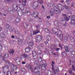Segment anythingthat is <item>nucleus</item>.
<instances>
[{"mask_svg": "<svg viewBox=\"0 0 75 75\" xmlns=\"http://www.w3.org/2000/svg\"><path fill=\"white\" fill-rule=\"evenodd\" d=\"M38 6V3L37 2H35L34 3L33 5V8L36 9L37 8Z\"/></svg>", "mask_w": 75, "mask_h": 75, "instance_id": "obj_9", "label": "nucleus"}, {"mask_svg": "<svg viewBox=\"0 0 75 75\" xmlns=\"http://www.w3.org/2000/svg\"><path fill=\"white\" fill-rule=\"evenodd\" d=\"M69 64H70V65H71V60H69Z\"/></svg>", "mask_w": 75, "mask_h": 75, "instance_id": "obj_45", "label": "nucleus"}, {"mask_svg": "<svg viewBox=\"0 0 75 75\" xmlns=\"http://www.w3.org/2000/svg\"><path fill=\"white\" fill-rule=\"evenodd\" d=\"M70 0H66V3L68 5H69L70 3H69Z\"/></svg>", "mask_w": 75, "mask_h": 75, "instance_id": "obj_34", "label": "nucleus"}, {"mask_svg": "<svg viewBox=\"0 0 75 75\" xmlns=\"http://www.w3.org/2000/svg\"><path fill=\"white\" fill-rule=\"evenodd\" d=\"M8 67L7 66H6L5 67H3L4 71H6L7 69H8Z\"/></svg>", "mask_w": 75, "mask_h": 75, "instance_id": "obj_23", "label": "nucleus"}, {"mask_svg": "<svg viewBox=\"0 0 75 75\" xmlns=\"http://www.w3.org/2000/svg\"><path fill=\"white\" fill-rule=\"evenodd\" d=\"M74 18H75V16H73V17H72L70 24H73L75 26V19H73Z\"/></svg>", "mask_w": 75, "mask_h": 75, "instance_id": "obj_8", "label": "nucleus"}, {"mask_svg": "<svg viewBox=\"0 0 75 75\" xmlns=\"http://www.w3.org/2000/svg\"><path fill=\"white\" fill-rule=\"evenodd\" d=\"M72 75H75V74L74 73H73V74Z\"/></svg>", "mask_w": 75, "mask_h": 75, "instance_id": "obj_59", "label": "nucleus"}, {"mask_svg": "<svg viewBox=\"0 0 75 75\" xmlns=\"http://www.w3.org/2000/svg\"><path fill=\"white\" fill-rule=\"evenodd\" d=\"M23 55L24 56V57H25V58L26 59H28L29 58V56L28 55L26 54H23Z\"/></svg>", "mask_w": 75, "mask_h": 75, "instance_id": "obj_21", "label": "nucleus"}, {"mask_svg": "<svg viewBox=\"0 0 75 75\" xmlns=\"http://www.w3.org/2000/svg\"><path fill=\"white\" fill-rule=\"evenodd\" d=\"M47 39L48 40H51V37L50 36H48V37H47Z\"/></svg>", "mask_w": 75, "mask_h": 75, "instance_id": "obj_38", "label": "nucleus"}, {"mask_svg": "<svg viewBox=\"0 0 75 75\" xmlns=\"http://www.w3.org/2000/svg\"><path fill=\"white\" fill-rule=\"evenodd\" d=\"M44 30H45V32L46 33H50V30H49L48 29L46 28H45L44 29Z\"/></svg>", "mask_w": 75, "mask_h": 75, "instance_id": "obj_20", "label": "nucleus"}, {"mask_svg": "<svg viewBox=\"0 0 75 75\" xmlns=\"http://www.w3.org/2000/svg\"><path fill=\"white\" fill-rule=\"evenodd\" d=\"M12 67L11 69V70L12 72H13V71H14V68H16V66H15L13 64H12Z\"/></svg>", "mask_w": 75, "mask_h": 75, "instance_id": "obj_17", "label": "nucleus"}, {"mask_svg": "<svg viewBox=\"0 0 75 75\" xmlns=\"http://www.w3.org/2000/svg\"><path fill=\"white\" fill-rule=\"evenodd\" d=\"M66 21H61L62 22H63V26H64V27H66V26H67V22H66Z\"/></svg>", "mask_w": 75, "mask_h": 75, "instance_id": "obj_18", "label": "nucleus"}, {"mask_svg": "<svg viewBox=\"0 0 75 75\" xmlns=\"http://www.w3.org/2000/svg\"><path fill=\"white\" fill-rule=\"evenodd\" d=\"M67 40H68V38L65 37L64 38V41L65 42H67Z\"/></svg>", "mask_w": 75, "mask_h": 75, "instance_id": "obj_36", "label": "nucleus"}, {"mask_svg": "<svg viewBox=\"0 0 75 75\" xmlns=\"http://www.w3.org/2000/svg\"><path fill=\"white\" fill-rule=\"evenodd\" d=\"M38 1L39 3H40V4H42V0H38Z\"/></svg>", "mask_w": 75, "mask_h": 75, "instance_id": "obj_35", "label": "nucleus"}, {"mask_svg": "<svg viewBox=\"0 0 75 75\" xmlns=\"http://www.w3.org/2000/svg\"><path fill=\"white\" fill-rule=\"evenodd\" d=\"M19 2V3H21V0H20Z\"/></svg>", "mask_w": 75, "mask_h": 75, "instance_id": "obj_52", "label": "nucleus"}, {"mask_svg": "<svg viewBox=\"0 0 75 75\" xmlns=\"http://www.w3.org/2000/svg\"><path fill=\"white\" fill-rule=\"evenodd\" d=\"M5 62L6 63H7V64H9V62L8 61H6Z\"/></svg>", "mask_w": 75, "mask_h": 75, "instance_id": "obj_48", "label": "nucleus"}, {"mask_svg": "<svg viewBox=\"0 0 75 75\" xmlns=\"http://www.w3.org/2000/svg\"><path fill=\"white\" fill-rule=\"evenodd\" d=\"M36 28L38 29V28H39L40 27V26L39 25L36 26Z\"/></svg>", "mask_w": 75, "mask_h": 75, "instance_id": "obj_47", "label": "nucleus"}, {"mask_svg": "<svg viewBox=\"0 0 75 75\" xmlns=\"http://www.w3.org/2000/svg\"><path fill=\"white\" fill-rule=\"evenodd\" d=\"M47 18L48 19H49V18H50V16H47Z\"/></svg>", "mask_w": 75, "mask_h": 75, "instance_id": "obj_50", "label": "nucleus"}, {"mask_svg": "<svg viewBox=\"0 0 75 75\" xmlns=\"http://www.w3.org/2000/svg\"><path fill=\"white\" fill-rule=\"evenodd\" d=\"M49 53L50 55H52L53 53V51L52 50L50 51H49Z\"/></svg>", "mask_w": 75, "mask_h": 75, "instance_id": "obj_28", "label": "nucleus"}, {"mask_svg": "<svg viewBox=\"0 0 75 75\" xmlns=\"http://www.w3.org/2000/svg\"><path fill=\"white\" fill-rule=\"evenodd\" d=\"M56 29L55 28H54L52 30V32L53 33H54L56 35V36H57L58 37H59L60 40L61 41H62L63 40V35L61 34H60L58 35V33H57V32L54 31V30H55ZM57 32L58 33H60V34H61V33H62V31H61V30L57 29Z\"/></svg>", "mask_w": 75, "mask_h": 75, "instance_id": "obj_3", "label": "nucleus"}, {"mask_svg": "<svg viewBox=\"0 0 75 75\" xmlns=\"http://www.w3.org/2000/svg\"><path fill=\"white\" fill-rule=\"evenodd\" d=\"M16 20L17 21V22H18H18L20 21V20H21V19H20V17H17Z\"/></svg>", "mask_w": 75, "mask_h": 75, "instance_id": "obj_25", "label": "nucleus"}, {"mask_svg": "<svg viewBox=\"0 0 75 75\" xmlns=\"http://www.w3.org/2000/svg\"><path fill=\"white\" fill-rule=\"evenodd\" d=\"M55 48V46L54 45H52L50 46V48L51 49H54Z\"/></svg>", "mask_w": 75, "mask_h": 75, "instance_id": "obj_33", "label": "nucleus"}, {"mask_svg": "<svg viewBox=\"0 0 75 75\" xmlns=\"http://www.w3.org/2000/svg\"><path fill=\"white\" fill-rule=\"evenodd\" d=\"M56 54L57 55V56H58L59 55V53H58V52H57L56 53Z\"/></svg>", "mask_w": 75, "mask_h": 75, "instance_id": "obj_49", "label": "nucleus"}, {"mask_svg": "<svg viewBox=\"0 0 75 75\" xmlns=\"http://www.w3.org/2000/svg\"><path fill=\"white\" fill-rule=\"evenodd\" d=\"M35 64L37 65V67H35V68L34 70H35L37 69V70H38L40 68H41L42 70H45L46 68V67L47 66V64H42L41 66V65L39 64V63L38 62V61H36L35 62Z\"/></svg>", "mask_w": 75, "mask_h": 75, "instance_id": "obj_2", "label": "nucleus"}, {"mask_svg": "<svg viewBox=\"0 0 75 75\" xmlns=\"http://www.w3.org/2000/svg\"><path fill=\"white\" fill-rule=\"evenodd\" d=\"M41 40H42V37L41 35H38L36 36V40L37 42H38L40 41H41Z\"/></svg>", "mask_w": 75, "mask_h": 75, "instance_id": "obj_7", "label": "nucleus"}, {"mask_svg": "<svg viewBox=\"0 0 75 75\" xmlns=\"http://www.w3.org/2000/svg\"><path fill=\"white\" fill-rule=\"evenodd\" d=\"M4 57H6V58H8V54L6 53L4 55Z\"/></svg>", "mask_w": 75, "mask_h": 75, "instance_id": "obj_26", "label": "nucleus"}, {"mask_svg": "<svg viewBox=\"0 0 75 75\" xmlns=\"http://www.w3.org/2000/svg\"><path fill=\"white\" fill-rule=\"evenodd\" d=\"M54 55H56V54L55 53H54Z\"/></svg>", "mask_w": 75, "mask_h": 75, "instance_id": "obj_60", "label": "nucleus"}, {"mask_svg": "<svg viewBox=\"0 0 75 75\" xmlns=\"http://www.w3.org/2000/svg\"><path fill=\"white\" fill-rule=\"evenodd\" d=\"M66 53L65 52H62V56L64 57L66 56Z\"/></svg>", "mask_w": 75, "mask_h": 75, "instance_id": "obj_31", "label": "nucleus"}, {"mask_svg": "<svg viewBox=\"0 0 75 75\" xmlns=\"http://www.w3.org/2000/svg\"><path fill=\"white\" fill-rule=\"evenodd\" d=\"M45 42L47 46H48V45H49L48 44V42Z\"/></svg>", "mask_w": 75, "mask_h": 75, "instance_id": "obj_44", "label": "nucleus"}, {"mask_svg": "<svg viewBox=\"0 0 75 75\" xmlns=\"http://www.w3.org/2000/svg\"><path fill=\"white\" fill-rule=\"evenodd\" d=\"M38 49H41V48H40V46H39L38 47Z\"/></svg>", "mask_w": 75, "mask_h": 75, "instance_id": "obj_53", "label": "nucleus"}, {"mask_svg": "<svg viewBox=\"0 0 75 75\" xmlns=\"http://www.w3.org/2000/svg\"><path fill=\"white\" fill-rule=\"evenodd\" d=\"M70 41L71 42H74V38L72 37H70Z\"/></svg>", "mask_w": 75, "mask_h": 75, "instance_id": "obj_24", "label": "nucleus"}, {"mask_svg": "<svg viewBox=\"0 0 75 75\" xmlns=\"http://www.w3.org/2000/svg\"><path fill=\"white\" fill-rule=\"evenodd\" d=\"M15 6L16 7H15V8H14V6H13V7L14 8H15V10H16H16H18V6L16 5H15Z\"/></svg>", "mask_w": 75, "mask_h": 75, "instance_id": "obj_37", "label": "nucleus"}, {"mask_svg": "<svg viewBox=\"0 0 75 75\" xmlns=\"http://www.w3.org/2000/svg\"><path fill=\"white\" fill-rule=\"evenodd\" d=\"M38 55H42V54L43 53V52L42 50H38Z\"/></svg>", "mask_w": 75, "mask_h": 75, "instance_id": "obj_16", "label": "nucleus"}, {"mask_svg": "<svg viewBox=\"0 0 75 75\" xmlns=\"http://www.w3.org/2000/svg\"><path fill=\"white\" fill-rule=\"evenodd\" d=\"M26 71L27 70H26V69H25L24 68H22L21 69V71L23 72L24 73L26 72Z\"/></svg>", "mask_w": 75, "mask_h": 75, "instance_id": "obj_19", "label": "nucleus"}, {"mask_svg": "<svg viewBox=\"0 0 75 75\" xmlns=\"http://www.w3.org/2000/svg\"><path fill=\"white\" fill-rule=\"evenodd\" d=\"M14 51L13 50H10V53L11 54H12V55L14 54Z\"/></svg>", "mask_w": 75, "mask_h": 75, "instance_id": "obj_27", "label": "nucleus"}, {"mask_svg": "<svg viewBox=\"0 0 75 75\" xmlns=\"http://www.w3.org/2000/svg\"><path fill=\"white\" fill-rule=\"evenodd\" d=\"M8 26H9V25H7V27H8Z\"/></svg>", "mask_w": 75, "mask_h": 75, "instance_id": "obj_62", "label": "nucleus"}, {"mask_svg": "<svg viewBox=\"0 0 75 75\" xmlns=\"http://www.w3.org/2000/svg\"><path fill=\"white\" fill-rule=\"evenodd\" d=\"M60 50V48H57L56 49V51H59Z\"/></svg>", "mask_w": 75, "mask_h": 75, "instance_id": "obj_43", "label": "nucleus"}, {"mask_svg": "<svg viewBox=\"0 0 75 75\" xmlns=\"http://www.w3.org/2000/svg\"><path fill=\"white\" fill-rule=\"evenodd\" d=\"M64 2V1H62V3H63V2Z\"/></svg>", "mask_w": 75, "mask_h": 75, "instance_id": "obj_61", "label": "nucleus"}, {"mask_svg": "<svg viewBox=\"0 0 75 75\" xmlns=\"http://www.w3.org/2000/svg\"><path fill=\"white\" fill-rule=\"evenodd\" d=\"M42 61V59H41V57H38V61L39 62H41Z\"/></svg>", "mask_w": 75, "mask_h": 75, "instance_id": "obj_32", "label": "nucleus"}, {"mask_svg": "<svg viewBox=\"0 0 75 75\" xmlns=\"http://www.w3.org/2000/svg\"><path fill=\"white\" fill-rule=\"evenodd\" d=\"M32 54L33 57H34L35 58V59L37 58V55L36 53L35 52V51H33L32 52Z\"/></svg>", "mask_w": 75, "mask_h": 75, "instance_id": "obj_12", "label": "nucleus"}, {"mask_svg": "<svg viewBox=\"0 0 75 75\" xmlns=\"http://www.w3.org/2000/svg\"><path fill=\"white\" fill-rule=\"evenodd\" d=\"M23 57H24V54H22L21 55V59H22V58H23Z\"/></svg>", "mask_w": 75, "mask_h": 75, "instance_id": "obj_42", "label": "nucleus"}, {"mask_svg": "<svg viewBox=\"0 0 75 75\" xmlns=\"http://www.w3.org/2000/svg\"><path fill=\"white\" fill-rule=\"evenodd\" d=\"M34 42H31L29 43V46L28 47H27L25 48V51L26 52H28L30 51V50L33 48V45H34Z\"/></svg>", "mask_w": 75, "mask_h": 75, "instance_id": "obj_4", "label": "nucleus"}, {"mask_svg": "<svg viewBox=\"0 0 75 75\" xmlns=\"http://www.w3.org/2000/svg\"><path fill=\"white\" fill-rule=\"evenodd\" d=\"M72 63H73V64H74V65H73L72 66V67L73 68V70L74 71H75V61H73Z\"/></svg>", "mask_w": 75, "mask_h": 75, "instance_id": "obj_15", "label": "nucleus"}, {"mask_svg": "<svg viewBox=\"0 0 75 75\" xmlns=\"http://www.w3.org/2000/svg\"><path fill=\"white\" fill-rule=\"evenodd\" d=\"M57 7H58V10H59L61 11L64 10V6L61 4H59Z\"/></svg>", "mask_w": 75, "mask_h": 75, "instance_id": "obj_10", "label": "nucleus"}, {"mask_svg": "<svg viewBox=\"0 0 75 75\" xmlns=\"http://www.w3.org/2000/svg\"><path fill=\"white\" fill-rule=\"evenodd\" d=\"M63 16L64 17V18H62V20L61 21H68L69 20V18L67 17V15L65 14H63Z\"/></svg>", "mask_w": 75, "mask_h": 75, "instance_id": "obj_6", "label": "nucleus"}, {"mask_svg": "<svg viewBox=\"0 0 75 75\" xmlns=\"http://www.w3.org/2000/svg\"><path fill=\"white\" fill-rule=\"evenodd\" d=\"M54 8H56V10H55V9L54 10V9H51L50 11V14L53 15V14H54L55 11H56V12H57V13H61V11L59 10L58 11V10H57V7H54Z\"/></svg>", "mask_w": 75, "mask_h": 75, "instance_id": "obj_5", "label": "nucleus"}, {"mask_svg": "<svg viewBox=\"0 0 75 75\" xmlns=\"http://www.w3.org/2000/svg\"><path fill=\"white\" fill-rule=\"evenodd\" d=\"M22 4H21L19 6V8L21 9V10H20L18 12V16H20L21 14V15H23L24 14H25V13H24V12H23L21 11L22 10H23L24 8V6H25V4L27 3V1L25 0H22Z\"/></svg>", "mask_w": 75, "mask_h": 75, "instance_id": "obj_1", "label": "nucleus"}, {"mask_svg": "<svg viewBox=\"0 0 75 75\" xmlns=\"http://www.w3.org/2000/svg\"><path fill=\"white\" fill-rule=\"evenodd\" d=\"M1 28H0V31H1Z\"/></svg>", "mask_w": 75, "mask_h": 75, "instance_id": "obj_58", "label": "nucleus"}, {"mask_svg": "<svg viewBox=\"0 0 75 75\" xmlns=\"http://www.w3.org/2000/svg\"><path fill=\"white\" fill-rule=\"evenodd\" d=\"M30 67V68H29V69H30L31 70V72H33V69L31 67Z\"/></svg>", "mask_w": 75, "mask_h": 75, "instance_id": "obj_40", "label": "nucleus"}, {"mask_svg": "<svg viewBox=\"0 0 75 75\" xmlns=\"http://www.w3.org/2000/svg\"><path fill=\"white\" fill-rule=\"evenodd\" d=\"M3 36H4L3 37V38H4V37H6V35L4 34H3L2 35Z\"/></svg>", "mask_w": 75, "mask_h": 75, "instance_id": "obj_51", "label": "nucleus"}, {"mask_svg": "<svg viewBox=\"0 0 75 75\" xmlns=\"http://www.w3.org/2000/svg\"><path fill=\"white\" fill-rule=\"evenodd\" d=\"M8 73H9V74H11L10 71H7V75H8Z\"/></svg>", "mask_w": 75, "mask_h": 75, "instance_id": "obj_46", "label": "nucleus"}, {"mask_svg": "<svg viewBox=\"0 0 75 75\" xmlns=\"http://www.w3.org/2000/svg\"><path fill=\"white\" fill-rule=\"evenodd\" d=\"M42 7L43 8V9H45V8H44V6L42 5Z\"/></svg>", "mask_w": 75, "mask_h": 75, "instance_id": "obj_56", "label": "nucleus"}, {"mask_svg": "<svg viewBox=\"0 0 75 75\" xmlns=\"http://www.w3.org/2000/svg\"><path fill=\"white\" fill-rule=\"evenodd\" d=\"M68 71L71 75L72 74V70L71 69H69Z\"/></svg>", "mask_w": 75, "mask_h": 75, "instance_id": "obj_30", "label": "nucleus"}, {"mask_svg": "<svg viewBox=\"0 0 75 75\" xmlns=\"http://www.w3.org/2000/svg\"><path fill=\"white\" fill-rule=\"evenodd\" d=\"M12 38H13V39L14 38V36L13 35L12 36Z\"/></svg>", "mask_w": 75, "mask_h": 75, "instance_id": "obj_54", "label": "nucleus"}, {"mask_svg": "<svg viewBox=\"0 0 75 75\" xmlns=\"http://www.w3.org/2000/svg\"><path fill=\"white\" fill-rule=\"evenodd\" d=\"M41 47H44V45H43V44H42Z\"/></svg>", "mask_w": 75, "mask_h": 75, "instance_id": "obj_57", "label": "nucleus"}, {"mask_svg": "<svg viewBox=\"0 0 75 75\" xmlns=\"http://www.w3.org/2000/svg\"><path fill=\"white\" fill-rule=\"evenodd\" d=\"M59 47L61 48V49H62V45H61L60 44H59Z\"/></svg>", "mask_w": 75, "mask_h": 75, "instance_id": "obj_41", "label": "nucleus"}, {"mask_svg": "<svg viewBox=\"0 0 75 75\" xmlns=\"http://www.w3.org/2000/svg\"><path fill=\"white\" fill-rule=\"evenodd\" d=\"M13 11V9L12 8H9L8 9V11H9V12L10 11Z\"/></svg>", "mask_w": 75, "mask_h": 75, "instance_id": "obj_29", "label": "nucleus"}, {"mask_svg": "<svg viewBox=\"0 0 75 75\" xmlns=\"http://www.w3.org/2000/svg\"><path fill=\"white\" fill-rule=\"evenodd\" d=\"M64 7H65L66 9H68V7H67V6H66V5H64Z\"/></svg>", "mask_w": 75, "mask_h": 75, "instance_id": "obj_39", "label": "nucleus"}, {"mask_svg": "<svg viewBox=\"0 0 75 75\" xmlns=\"http://www.w3.org/2000/svg\"><path fill=\"white\" fill-rule=\"evenodd\" d=\"M25 64V62H22V64Z\"/></svg>", "mask_w": 75, "mask_h": 75, "instance_id": "obj_55", "label": "nucleus"}, {"mask_svg": "<svg viewBox=\"0 0 75 75\" xmlns=\"http://www.w3.org/2000/svg\"><path fill=\"white\" fill-rule=\"evenodd\" d=\"M71 6H72V7H73L74 6V5H72Z\"/></svg>", "mask_w": 75, "mask_h": 75, "instance_id": "obj_64", "label": "nucleus"}, {"mask_svg": "<svg viewBox=\"0 0 75 75\" xmlns=\"http://www.w3.org/2000/svg\"><path fill=\"white\" fill-rule=\"evenodd\" d=\"M64 48L66 52H69V49L68 48V47L67 46H64Z\"/></svg>", "mask_w": 75, "mask_h": 75, "instance_id": "obj_14", "label": "nucleus"}, {"mask_svg": "<svg viewBox=\"0 0 75 75\" xmlns=\"http://www.w3.org/2000/svg\"><path fill=\"white\" fill-rule=\"evenodd\" d=\"M54 24L56 27H58L60 26V24L59 23V21H56L54 22Z\"/></svg>", "mask_w": 75, "mask_h": 75, "instance_id": "obj_11", "label": "nucleus"}, {"mask_svg": "<svg viewBox=\"0 0 75 75\" xmlns=\"http://www.w3.org/2000/svg\"><path fill=\"white\" fill-rule=\"evenodd\" d=\"M40 33V31L38 30H36L35 31H33V34H36L37 33Z\"/></svg>", "mask_w": 75, "mask_h": 75, "instance_id": "obj_22", "label": "nucleus"}, {"mask_svg": "<svg viewBox=\"0 0 75 75\" xmlns=\"http://www.w3.org/2000/svg\"><path fill=\"white\" fill-rule=\"evenodd\" d=\"M69 51H70V54L71 55L74 56V54H72V52H73L74 51V50L72 48H70L69 49Z\"/></svg>", "mask_w": 75, "mask_h": 75, "instance_id": "obj_13", "label": "nucleus"}, {"mask_svg": "<svg viewBox=\"0 0 75 75\" xmlns=\"http://www.w3.org/2000/svg\"><path fill=\"white\" fill-rule=\"evenodd\" d=\"M4 16H6V14H4Z\"/></svg>", "mask_w": 75, "mask_h": 75, "instance_id": "obj_63", "label": "nucleus"}]
</instances>
